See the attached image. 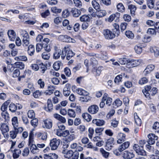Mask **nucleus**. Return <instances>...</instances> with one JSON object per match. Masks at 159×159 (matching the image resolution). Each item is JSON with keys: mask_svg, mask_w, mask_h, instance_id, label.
Returning a JSON list of instances; mask_svg holds the SVG:
<instances>
[{"mask_svg": "<svg viewBox=\"0 0 159 159\" xmlns=\"http://www.w3.org/2000/svg\"><path fill=\"white\" fill-rule=\"evenodd\" d=\"M79 151V149H78V151H75L74 152L71 150L66 151L64 150L62 152L64 154V157L67 158L68 159H78Z\"/></svg>", "mask_w": 159, "mask_h": 159, "instance_id": "nucleus-1", "label": "nucleus"}, {"mask_svg": "<svg viewBox=\"0 0 159 159\" xmlns=\"http://www.w3.org/2000/svg\"><path fill=\"white\" fill-rule=\"evenodd\" d=\"M75 55L74 53L70 49L68 46H66L62 50L61 58L64 59L66 56V59L69 60Z\"/></svg>", "mask_w": 159, "mask_h": 159, "instance_id": "nucleus-2", "label": "nucleus"}, {"mask_svg": "<svg viewBox=\"0 0 159 159\" xmlns=\"http://www.w3.org/2000/svg\"><path fill=\"white\" fill-rule=\"evenodd\" d=\"M102 33L105 39H112L116 36L115 34L108 29L103 30Z\"/></svg>", "mask_w": 159, "mask_h": 159, "instance_id": "nucleus-3", "label": "nucleus"}, {"mask_svg": "<svg viewBox=\"0 0 159 159\" xmlns=\"http://www.w3.org/2000/svg\"><path fill=\"white\" fill-rule=\"evenodd\" d=\"M133 148L138 155L142 156L146 155V152L143 149V145L139 146L138 144H135L134 145Z\"/></svg>", "mask_w": 159, "mask_h": 159, "instance_id": "nucleus-4", "label": "nucleus"}, {"mask_svg": "<svg viewBox=\"0 0 159 159\" xmlns=\"http://www.w3.org/2000/svg\"><path fill=\"white\" fill-rule=\"evenodd\" d=\"M141 62L140 60L128 59L126 67L128 68H131L137 66L140 64Z\"/></svg>", "mask_w": 159, "mask_h": 159, "instance_id": "nucleus-5", "label": "nucleus"}, {"mask_svg": "<svg viewBox=\"0 0 159 159\" xmlns=\"http://www.w3.org/2000/svg\"><path fill=\"white\" fill-rule=\"evenodd\" d=\"M60 142L59 139H57L54 138L50 140V146L52 150H55L57 149L59 146Z\"/></svg>", "mask_w": 159, "mask_h": 159, "instance_id": "nucleus-6", "label": "nucleus"}, {"mask_svg": "<svg viewBox=\"0 0 159 159\" xmlns=\"http://www.w3.org/2000/svg\"><path fill=\"white\" fill-rule=\"evenodd\" d=\"M148 139L147 142L150 145L153 144L155 143V141L157 140L158 137L153 134H150L148 135Z\"/></svg>", "mask_w": 159, "mask_h": 159, "instance_id": "nucleus-7", "label": "nucleus"}, {"mask_svg": "<svg viewBox=\"0 0 159 159\" xmlns=\"http://www.w3.org/2000/svg\"><path fill=\"white\" fill-rule=\"evenodd\" d=\"M155 66L152 64H150L147 66L143 72L144 75L146 76L149 74L155 69Z\"/></svg>", "mask_w": 159, "mask_h": 159, "instance_id": "nucleus-8", "label": "nucleus"}, {"mask_svg": "<svg viewBox=\"0 0 159 159\" xmlns=\"http://www.w3.org/2000/svg\"><path fill=\"white\" fill-rule=\"evenodd\" d=\"M120 16V13H116L115 14H112L108 18V21L111 22L114 20H115V21L118 22L119 21Z\"/></svg>", "mask_w": 159, "mask_h": 159, "instance_id": "nucleus-9", "label": "nucleus"}, {"mask_svg": "<svg viewBox=\"0 0 159 159\" xmlns=\"http://www.w3.org/2000/svg\"><path fill=\"white\" fill-rule=\"evenodd\" d=\"M134 156V154L132 151H125L123 154V157L125 159H131Z\"/></svg>", "mask_w": 159, "mask_h": 159, "instance_id": "nucleus-10", "label": "nucleus"}, {"mask_svg": "<svg viewBox=\"0 0 159 159\" xmlns=\"http://www.w3.org/2000/svg\"><path fill=\"white\" fill-rule=\"evenodd\" d=\"M114 139L112 138H111L108 139L106 142V149L108 150H111L114 145Z\"/></svg>", "mask_w": 159, "mask_h": 159, "instance_id": "nucleus-11", "label": "nucleus"}, {"mask_svg": "<svg viewBox=\"0 0 159 159\" xmlns=\"http://www.w3.org/2000/svg\"><path fill=\"white\" fill-rule=\"evenodd\" d=\"M98 107L97 105H93L89 107L88 111L91 114H95L98 112Z\"/></svg>", "mask_w": 159, "mask_h": 159, "instance_id": "nucleus-12", "label": "nucleus"}, {"mask_svg": "<svg viewBox=\"0 0 159 159\" xmlns=\"http://www.w3.org/2000/svg\"><path fill=\"white\" fill-rule=\"evenodd\" d=\"M49 41V39L48 38H44L43 40V43H44L43 48L46 52H48L51 50L50 45L48 44Z\"/></svg>", "mask_w": 159, "mask_h": 159, "instance_id": "nucleus-13", "label": "nucleus"}, {"mask_svg": "<svg viewBox=\"0 0 159 159\" xmlns=\"http://www.w3.org/2000/svg\"><path fill=\"white\" fill-rule=\"evenodd\" d=\"M102 100L105 101H106V104L108 106H110L112 102V99L108 97V94L106 93H105L103 95Z\"/></svg>", "mask_w": 159, "mask_h": 159, "instance_id": "nucleus-14", "label": "nucleus"}, {"mask_svg": "<svg viewBox=\"0 0 159 159\" xmlns=\"http://www.w3.org/2000/svg\"><path fill=\"white\" fill-rule=\"evenodd\" d=\"M0 125V129L3 134L6 133L9 131V127L7 123H1Z\"/></svg>", "mask_w": 159, "mask_h": 159, "instance_id": "nucleus-15", "label": "nucleus"}, {"mask_svg": "<svg viewBox=\"0 0 159 159\" xmlns=\"http://www.w3.org/2000/svg\"><path fill=\"white\" fill-rule=\"evenodd\" d=\"M23 45L24 46H26L29 43V35L26 32L23 36Z\"/></svg>", "mask_w": 159, "mask_h": 159, "instance_id": "nucleus-16", "label": "nucleus"}, {"mask_svg": "<svg viewBox=\"0 0 159 159\" xmlns=\"http://www.w3.org/2000/svg\"><path fill=\"white\" fill-rule=\"evenodd\" d=\"M7 34L10 39L11 41H14L16 37V33L12 30H9L7 32Z\"/></svg>", "mask_w": 159, "mask_h": 159, "instance_id": "nucleus-17", "label": "nucleus"}, {"mask_svg": "<svg viewBox=\"0 0 159 159\" xmlns=\"http://www.w3.org/2000/svg\"><path fill=\"white\" fill-rule=\"evenodd\" d=\"M93 123L97 126H102L105 123L104 120H103L94 119L92 120Z\"/></svg>", "mask_w": 159, "mask_h": 159, "instance_id": "nucleus-18", "label": "nucleus"}, {"mask_svg": "<svg viewBox=\"0 0 159 159\" xmlns=\"http://www.w3.org/2000/svg\"><path fill=\"white\" fill-rule=\"evenodd\" d=\"M118 140L117 143H120L124 142L125 139V135L122 133L118 134L117 136Z\"/></svg>", "mask_w": 159, "mask_h": 159, "instance_id": "nucleus-19", "label": "nucleus"}, {"mask_svg": "<svg viewBox=\"0 0 159 159\" xmlns=\"http://www.w3.org/2000/svg\"><path fill=\"white\" fill-rule=\"evenodd\" d=\"M53 117L56 119L58 120L62 123H65L66 122L65 118L58 114H54L53 115Z\"/></svg>", "mask_w": 159, "mask_h": 159, "instance_id": "nucleus-20", "label": "nucleus"}, {"mask_svg": "<svg viewBox=\"0 0 159 159\" xmlns=\"http://www.w3.org/2000/svg\"><path fill=\"white\" fill-rule=\"evenodd\" d=\"M47 108L45 107V108L47 111L50 112L52 111L53 108V104L51 99H48L47 100Z\"/></svg>", "mask_w": 159, "mask_h": 159, "instance_id": "nucleus-21", "label": "nucleus"}, {"mask_svg": "<svg viewBox=\"0 0 159 159\" xmlns=\"http://www.w3.org/2000/svg\"><path fill=\"white\" fill-rule=\"evenodd\" d=\"M129 144L130 143L129 142H126L123 143L119 147V150L123 151L129 147Z\"/></svg>", "mask_w": 159, "mask_h": 159, "instance_id": "nucleus-22", "label": "nucleus"}, {"mask_svg": "<svg viewBox=\"0 0 159 159\" xmlns=\"http://www.w3.org/2000/svg\"><path fill=\"white\" fill-rule=\"evenodd\" d=\"M29 146L30 147V150L31 152L33 154L39 152V149L37 148V145H36L35 144H33L30 145Z\"/></svg>", "mask_w": 159, "mask_h": 159, "instance_id": "nucleus-23", "label": "nucleus"}, {"mask_svg": "<svg viewBox=\"0 0 159 159\" xmlns=\"http://www.w3.org/2000/svg\"><path fill=\"white\" fill-rule=\"evenodd\" d=\"M91 98L89 95H87L86 96L81 95L80 96V101L82 102H87L89 101L90 100Z\"/></svg>", "mask_w": 159, "mask_h": 159, "instance_id": "nucleus-24", "label": "nucleus"}, {"mask_svg": "<svg viewBox=\"0 0 159 159\" xmlns=\"http://www.w3.org/2000/svg\"><path fill=\"white\" fill-rule=\"evenodd\" d=\"M27 51L29 55L30 56L33 55L35 52L34 46L32 45H30L28 47Z\"/></svg>", "mask_w": 159, "mask_h": 159, "instance_id": "nucleus-25", "label": "nucleus"}, {"mask_svg": "<svg viewBox=\"0 0 159 159\" xmlns=\"http://www.w3.org/2000/svg\"><path fill=\"white\" fill-rule=\"evenodd\" d=\"M62 54V51L61 50L58 49L55 51L53 54V58L57 59H58L61 56V54Z\"/></svg>", "mask_w": 159, "mask_h": 159, "instance_id": "nucleus-26", "label": "nucleus"}, {"mask_svg": "<svg viewBox=\"0 0 159 159\" xmlns=\"http://www.w3.org/2000/svg\"><path fill=\"white\" fill-rule=\"evenodd\" d=\"M45 127L47 129H50L52 126V122L49 119L45 120L44 121Z\"/></svg>", "mask_w": 159, "mask_h": 159, "instance_id": "nucleus-27", "label": "nucleus"}, {"mask_svg": "<svg viewBox=\"0 0 159 159\" xmlns=\"http://www.w3.org/2000/svg\"><path fill=\"white\" fill-rule=\"evenodd\" d=\"M98 11V14L97 16L98 18H101L106 16L107 14V12L105 10H97Z\"/></svg>", "mask_w": 159, "mask_h": 159, "instance_id": "nucleus-28", "label": "nucleus"}, {"mask_svg": "<svg viewBox=\"0 0 159 159\" xmlns=\"http://www.w3.org/2000/svg\"><path fill=\"white\" fill-rule=\"evenodd\" d=\"M21 153V150L19 149H15L13 154V157L14 158L16 159L18 158L19 155Z\"/></svg>", "mask_w": 159, "mask_h": 159, "instance_id": "nucleus-29", "label": "nucleus"}, {"mask_svg": "<svg viewBox=\"0 0 159 159\" xmlns=\"http://www.w3.org/2000/svg\"><path fill=\"white\" fill-rule=\"evenodd\" d=\"M113 25V27L115 28V29L113 30V32L115 33V34L116 36H118L120 33L119 26L116 23H114Z\"/></svg>", "mask_w": 159, "mask_h": 159, "instance_id": "nucleus-30", "label": "nucleus"}, {"mask_svg": "<svg viewBox=\"0 0 159 159\" xmlns=\"http://www.w3.org/2000/svg\"><path fill=\"white\" fill-rule=\"evenodd\" d=\"M62 63L59 61L55 62L53 65V67L56 70H58L60 68V67L62 66Z\"/></svg>", "mask_w": 159, "mask_h": 159, "instance_id": "nucleus-31", "label": "nucleus"}, {"mask_svg": "<svg viewBox=\"0 0 159 159\" xmlns=\"http://www.w3.org/2000/svg\"><path fill=\"white\" fill-rule=\"evenodd\" d=\"M1 115L2 118L5 120V122H7L9 120V115L7 111L2 112L1 113Z\"/></svg>", "mask_w": 159, "mask_h": 159, "instance_id": "nucleus-32", "label": "nucleus"}, {"mask_svg": "<svg viewBox=\"0 0 159 159\" xmlns=\"http://www.w3.org/2000/svg\"><path fill=\"white\" fill-rule=\"evenodd\" d=\"M39 69L40 72L43 74L47 69V66L43 63H41L39 65Z\"/></svg>", "mask_w": 159, "mask_h": 159, "instance_id": "nucleus-33", "label": "nucleus"}, {"mask_svg": "<svg viewBox=\"0 0 159 159\" xmlns=\"http://www.w3.org/2000/svg\"><path fill=\"white\" fill-rule=\"evenodd\" d=\"M128 9L130 10V13L132 15H135V11L136 10V7L135 6L132 4L129 5L128 6Z\"/></svg>", "mask_w": 159, "mask_h": 159, "instance_id": "nucleus-34", "label": "nucleus"}, {"mask_svg": "<svg viewBox=\"0 0 159 159\" xmlns=\"http://www.w3.org/2000/svg\"><path fill=\"white\" fill-rule=\"evenodd\" d=\"M82 117L87 122L90 121L92 119L91 116L87 112L83 114Z\"/></svg>", "mask_w": 159, "mask_h": 159, "instance_id": "nucleus-35", "label": "nucleus"}, {"mask_svg": "<svg viewBox=\"0 0 159 159\" xmlns=\"http://www.w3.org/2000/svg\"><path fill=\"white\" fill-rule=\"evenodd\" d=\"M134 49L136 53L138 54H140L142 51V47L140 44L135 46Z\"/></svg>", "mask_w": 159, "mask_h": 159, "instance_id": "nucleus-36", "label": "nucleus"}, {"mask_svg": "<svg viewBox=\"0 0 159 159\" xmlns=\"http://www.w3.org/2000/svg\"><path fill=\"white\" fill-rule=\"evenodd\" d=\"M134 117L135 121L136 124L138 126H140L142 123L141 120L137 115L136 113H135L134 114Z\"/></svg>", "mask_w": 159, "mask_h": 159, "instance_id": "nucleus-37", "label": "nucleus"}, {"mask_svg": "<svg viewBox=\"0 0 159 159\" xmlns=\"http://www.w3.org/2000/svg\"><path fill=\"white\" fill-rule=\"evenodd\" d=\"M12 124L14 128L18 127V119L17 117L15 116L11 120Z\"/></svg>", "mask_w": 159, "mask_h": 159, "instance_id": "nucleus-38", "label": "nucleus"}, {"mask_svg": "<svg viewBox=\"0 0 159 159\" xmlns=\"http://www.w3.org/2000/svg\"><path fill=\"white\" fill-rule=\"evenodd\" d=\"M151 52H153L155 56L157 57L159 55V49L156 47L151 48L150 50Z\"/></svg>", "mask_w": 159, "mask_h": 159, "instance_id": "nucleus-39", "label": "nucleus"}, {"mask_svg": "<svg viewBox=\"0 0 159 159\" xmlns=\"http://www.w3.org/2000/svg\"><path fill=\"white\" fill-rule=\"evenodd\" d=\"M44 43L43 41L41 43H38L36 45V50L37 52H39L43 48Z\"/></svg>", "mask_w": 159, "mask_h": 159, "instance_id": "nucleus-40", "label": "nucleus"}, {"mask_svg": "<svg viewBox=\"0 0 159 159\" xmlns=\"http://www.w3.org/2000/svg\"><path fill=\"white\" fill-rule=\"evenodd\" d=\"M15 64L16 68H19L20 69H24L25 67L24 64L22 62H16L15 63Z\"/></svg>", "mask_w": 159, "mask_h": 159, "instance_id": "nucleus-41", "label": "nucleus"}, {"mask_svg": "<svg viewBox=\"0 0 159 159\" xmlns=\"http://www.w3.org/2000/svg\"><path fill=\"white\" fill-rule=\"evenodd\" d=\"M92 4L94 8L97 11L100 8V5L96 1L94 0L92 2Z\"/></svg>", "mask_w": 159, "mask_h": 159, "instance_id": "nucleus-42", "label": "nucleus"}, {"mask_svg": "<svg viewBox=\"0 0 159 159\" xmlns=\"http://www.w3.org/2000/svg\"><path fill=\"white\" fill-rule=\"evenodd\" d=\"M15 59L16 61H26L27 60V57L25 56H20L16 57H15Z\"/></svg>", "mask_w": 159, "mask_h": 159, "instance_id": "nucleus-43", "label": "nucleus"}, {"mask_svg": "<svg viewBox=\"0 0 159 159\" xmlns=\"http://www.w3.org/2000/svg\"><path fill=\"white\" fill-rule=\"evenodd\" d=\"M117 8L119 12H123L125 11V7L123 4L121 3H119L117 6Z\"/></svg>", "mask_w": 159, "mask_h": 159, "instance_id": "nucleus-44", "label": "nucleus"}, {"mask_svg": "<svg viewBox=\"0 0 159 159\" xmlns=\"http://www.w3.org/2000/svg\"><path fill=\"white\" fill-rule=\"evenodd\" d=\"M125 35L129 39H132L134 37V35L132 31L128 30L126 31Z\"/></svg>", "mask_w": 159, "mask_h": 159, "instance_id": "nucleus-45", "label": "nucleus"}, {"mask_svg": "<svg viewBox=\"0 0 159 159\" xmlns=\"http://www.w3.org/2000/svg\"><path fill=\"white\" fill-rule=\"evenodd\" d=\"M147 4L148 7L150 8H152L154 6V0H147Z\"/></svg>", "mask_w": 159, "mask_h": 159, "instance_id": "nucleus-46", "label": "nucleus"}, {"mask_svg": "<svg viewBox=\"0 0 159 159\" xmlns=\"http://www.w3.org/2000/svg\"><path fill=\"white\" fill-rule=\"evenodd\" d=\"M50 56V54L48 52H44L42 54V58L44 60L48 59Z\"/></svg>", "mask_w": 159, "mask_h": 159, "instance_id": "nucleus-47", "label": "nucleus"}, {"mask_svg": "<svg viewBox=\"0 0 159 159\" xmlns=\"http://www.w3.org/2000/svg\"><path fill=\"white\" fill-rule=\"evenodd\" d=\"M8 105V103L7 102H6L2 105L1 107V110L2 112L7 111V110Z\"/></svg>", "mask_w": 159, "mask_h": 159, "instance_id": "nucleus-48", "label": "nucleus"}, {"mask_svg": "<svg viewBox=\"0 0 159 159\" xmlns=\"http://www.w3.org/2000/svg\"><path fill=\"white\" fill-rule=\"evenodd\" d=\"M9 110L12 112H15L17 110L16 105L14 103L11 104L9 106Z\"/></svg>", "mask_w": 159, "mask_h": 159, "instance_id": "nucleus-49", "label": "nucleus"}, {"mask_svg": "<svg viewBox=\"0 0 159 159\" xmlns=\"http://www.w3.org/2000/svg\"><path fill=\"white\" fill-rule=\"evenodd\" d=\"M79 11L78 9L73 8L71 10V12L73 14V16L75 17H78L80 16Z\"/></svg>", "mask_w": 159, "mask_h": 159, "instance_id": "nucleus-50", "label": "nucleus"}, {"mask_svg": "<svg viewBox=\"0 0 159 159\" xmlns=\"http://www.w3.org/2000/svg\"><path fill=\"white\" fill-rule=\"evenodd\" d=\"M122 104V102L119 99H116L113 103V105L116 107L120 106Z\"/></svg>", "mask_w": 159, "mask_h": 159, "instance_id": "nucleus-51", "label": "nucleus"}, {"mask_svg": "<svg viewBox=\"0 0 159 159\" xmlns=\"http://www.w3.org/2000/svg\"><path fill=\"white\" fill-rule=\"evenodd\" d=\"M148 81V78L146 77L141 78L139 81V83L140 84H143L147 83Z\"/></svg>", "mask_w": 159, "mask_h": 159, "instance_id": "nucleus-52", "label": "nucleus"}, {"mask_svg": "<svg viewBox=\"0 0 159 159\" xmlns=\"http://www.w3.org/2000/svg\"><path fill=\"white\" fill-rule=\"evenodd\" d=\"M75 138V136L74 134H69L65 138L67 142H70V141L72 140Z\"/></svg>", "mask_w": 159, "mask_h": 159, "instance_id": "nucleus-53", "label": "nucleus"}, {"mask_svg": "<svg viewBox=\"0 0 159 159\" xmlns=\"http://www.w3.org/2000/svg\"><path fill=\"white\" fill-rule=\"evenodd\" d=\"M67 113L70 117H75V113L74 110L72 109H69L68 110Z\"/></svg>", "mask_w": 159, "mask_h": 159, "instance_id": "nucleus-54", "label": "nucleus"}, {"mask_svg": "<svg viewBox=\"0 0 159 159\" xmlns=\"http://www.w3.org/2000/svg\"><path fill=\"white\" fill-rule=\"evenodd\" d=\"M122 76V75H118L115 78L114 80L115 82L117 84L121 81Z\"/></svg>", "mask_w": 159, "mask_h": 159, "instance_id": "nucleus-55", "label": "nucleus"}, {"mask_svg": "<svg viewBox=\"0 0 159 159\" xmlns=\"http://www.w3.org/2000/svg\"><path fill=\"white\" fill-rule=\"evenodd\" d=\"M100 152L105 158H107L108 157L109 155V152H106L103 149L101 148Z\"/></svg>", "mask_w": 159, "mask_h": 159, "instance_id": "nucleus-56", "label": "nucleus"}, {"mask_svg": "<svg viewBox=\"0 0 159 159\" xmlns=\"http://www.w3.org/2000/svg\"><path fill=\"white\" fill-rule=\"evenodd\" d=\"M27 114L28 117L30 119L34 118L35 116V113L32 110H29Z\"/></svg>", "mask_w": 159, "mask_h": 159, "instance_id": "nucleus-57", "label": "nucleus"}, {"mask_svg": "<svg viewBox=\"0 0 159 159\" xmlns=\"http://www.w3.org/2000/svg\"><path fill=\"white\" fill-rule=\"evenodd\" d=\"M20 74V72L19 70L16 69L13 72L12 74V77L13 78H16L19 77Z\"/></svg>", "mask_w": 159, "mask_h": 159, "instance_id": "nucleus-58", "label": "nucleus"}, {"mask_svg": "<svg viewBox=\"0 0 159 159\" xmlns=\"http://www.w3.org/2000/svg\"><path fill=\"white\" fill-rule=\"evenodd\" d=\"M123 19L125 21L129 22L130 21L131 18L130 15L125 14L124 15Z\"/></svg>", "mask_w": 159, "mask_h": 159, "instance_id": "nucleus-59", "label": "nucleus"}, {"mask_svg": "<svg viewBox=\"0 0 159 159\" xmlns=\"http://www.w3.org/2000/svg\"><path fill=\"white\" fill-rule=\"evenodd\" d=\"M152 129L156 130L157 132H159V123L157 122L154 123L152 126Z\"/></svg>", "mask_w": 159, "mask_h": 159, "instance_id": "nucleus-60", "label": "nucleus"}, {"mask_svg": "<svg viewBox=\"0 0 159 159\" xmlns=\"http://www.w3.org/2000/svg\"><path fill=\"white\" fill-rule=\"evenodd\" d=\"M31 123L34 127H36L38 124V119L37 118L31 120Z\"/></svg>", "mask_w": 159, "mask_h": 159, "instance_id": "nucleus-61", "label": "nucleus"}, {"mask_svg": "<svg viewBox=\"0 0 159 159\" xmlns=\"http://www.w3.org/2000/svg\"><path fill=\"white\" fill-rule=\"evenodd\" d=\"M128 61V60H127L125 58L120 59L119 61V63L121 65H125L126 64V66H127V63Z\"/></svg>", "mask_w": 159, "mask_h": 159, "instance_id": "nucleus-62", "label": "nucleus"}, {"mask_svg": "<svg viewBox=\"0 0 159 159\" xmlns=\"http://www.w3.org/2000/svg\"><path fill=\"white\" fill-rule=\"evenodd\" d=\"M89 20V17L87 15H84L80 17V20L81 21L86 22Z\"/></svg>", "mask_w": 159, "mask_h": 159, "instance_id": "nucleus-63", "label": "nucleus"}, {"mask_svg": "<svg viewBox=\"0 0 159 159\" xmlns=\"http://www.w3.org/2000/svg\"><path fill=\"white\" fill-rule=\"evenodd\" d=\"M29 153V150L27 148H25L22 152V155L24 157L27 156Z\"/></svg>", "mask_w": 159, "mask_h": 159, "instance_id": "nucleus-64", "label": "nucleus"}]
</instances>
